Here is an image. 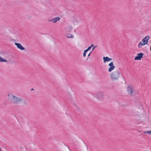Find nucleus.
Segmentation results:
<instances>
[{
    "label": "nucleus",
    "instance_id": "nucleus-1",
    "mask_svg": "<svg viewBox=\"0 0 151 151\" xmlns=\"http://www.w3.org/2000/svg\"><path fill=\"white\" fill-rule=\"evenodd\" d=\"M12 99H13V104H19V103H25V100L21 97H18L14 95H12Z\"/></svg>",
    "mask_w": 151,
    "mask_h": 151
},
{
    "label": "nucleus",
    "instance_id": "nucleus-2",
    "mask_svg": "<svg viewBox=\"0 0 151 151\" xmlns=\"http://www.w3.org/2000/svg\"><path fill=\"white\" fill-rule=\"evenodd\" d=\"M121 74V72L115 71L113 72L111 75V78L112 80H116L119 78Z\"/></svg>",
    "mask_w": 151,
    "mask_h": 151
},
{
    "label": "nucleus",
    "instance_id": "nucleus-3",
    "mask_svg": "<svg viewBox=\"0 0 151 151\" xmlns=\"http://www.w3.org/2000/svg\"><path fill=\"white\" fill-rule=\"evenodd\" d=\"M127 91L128 94L131 96H132L135 94V91L134 88L131 86H129L127 87Z\"/></svg>",
    "mask_w": 151,
    "mask_h": 151
},
{
    "label": "nucleus",
    "instance_id": "nucleus-4",
    "mask_svg": "<svg viewBox=\"0 0 151 151\" xmlns=\"http://www.w3.org/2000/svg\"><path fill=\"white\" fill-rule=\"evenodd\" d=\"M109 66H110V68L108 69L109 72H110L115 68V66L113 65V63L112 62H111L109 64Z\"/></svg>",
    "mask_w": 151,
    "mask_h": 151
},
{
    "label": "nucleus",
    "instance_id": "nucleus-5",
    "mask_svg": "<svg viewBox=\"0 0 151 151\" xmlns=\"http://www.w3.org/2000/svg\"><path fill=\"white\" fill-rule=\"evenodd\" d=\"M144 54L143 53H139L138 54V56L134 58L135 60H140L143 57Z\"/></svg>",
    "mask_w": 151,
    "mask_h": 151
},
{
    "label": "nucleus",
    "instance_id": "nucleus-6",
    "mask_svg": "<svg viewBox=\"0 0 151 151\" xmlns=\"http://www.w3.org/2000/svg\"><path fill=\"white\" fill-rule=\"evenodd\" d=\"M15 44L17 47L20 50H23L25 49V48L23 47L20 44L16 42L15 43Z\"/></svg>",
    "mask_w": 151,
    "mask_h": 151
},
{
    "label": "nucleus",
    "instance_id": "nucleus-7",
    "mask_svg": "<svg viewBox=\"0 0 151 151\" xmlns=\"http://www.w3.org/2000/svg\"><path fill=\"white\" fill-rule=\"evenodd\" d=\"M149 38L150 37L149 36H147L144 38L142 41L143 42L147 44L148 42V40Z\"/></svg>",
    "mask_w": 151,
    "mask_h": 151
},
{
    "label": "nucleus",
    "instance_id": "nucleus-8",
    "mask_svg": "<svg viewBox=\"0 0 151 151\" xmlns=\"http://www.w3.org/2000/svg\"><path fill=\"white\" fill-rule=\"evenodd\" d=\"M103 59L104 60V63H106L107 62L111 61L112 60V59L111 58H109L108 57H103Z\"/></svg>",
    "mask_w": 151,
    "mask_h": 151
},
{
    "label": "nucleus",
    "instance_id": "nucleus-9",
    "mask_svg": "<svg viewBox=\"0 0 151 151\" xmlns=\"http://www.w3.org/2000/svg\"><path fill=\"white\" fill-rule=\"evenodd\" d=\"M60 19V18L59 17H57L55 18L52 19V22H53L54 23H55L57 22V21L59 20Z\"/></svg>",
    "mask_w": 151,
    "mask_h": 151
},
{
    "label": "nucleus",
    "instance_id": "nucleus-10",
    "mask_svg": "<svg viewBox=\"0 0 151 151\" xmlns=\"http://www.w3.org/2000/svg\"><path fill=\"white\" fill-rule=\"evenodd\" d=\"M146 44L143 42L142 41L139 43L138 47L139 48H141L142 47V46H144Z\"/></svg>",
    "mask_w": 151,
    "mask_h": 151
},
{
    "label": "nucleus",
    "instance_id": "nucleus-11",
    "mask_svg": "<svg viewBox=\"0 0 151 151\" xmlns=\"http://www.w3.org/2000/svg\"><path fill=\"white\" fill-rule=\"evenodd\" d=\"M65 36L68 38H73V35L71 34H66Z\"/></svg>",
    "mask_w": 151,
    "mask_h": 151
},
{
    "label": "nucleus",
    "instance_id": "nucleus-12",
    "mask_svg": "<svg viewBox=\"0 0 151 151\" xmlns=\"http://www.w3.org/2000/svg\"><path fill=\"white\" fill-rule=\"evenodd\" d=\"M72 29H73V28L71 26H68L67 27V31L70 32L72 30Z\"/></svg>",
    "mask_w": 151,
    "mask_h": 151
},
{
    "label": "nucleus",
    "instance_id": "nucleus-13",
    "mask_svg": "<svg viewBox=\"0 0 151 151\" xmlns=\"http://www.w3.org/2000/svg\"><path fill=\"white\" fill-rule=\"evenodd\" d=\"M7 61L6 60L4 59L0 56V62H6Z\"/></svg>",
    "mask_w": 151,
    "mask_h": 151
},
{
    "label": "nucleus",
    "instance_id": "nucleus-14",
    "mask_svg": "<svg viewBox=\"0 0 151 151\" xmlns=\"http://www.w3.org/2000/svg\"><path fill=\"white\" fill-rule=\"evenodd\" d=\"M145 133H147V134H151V131H147L144 132Z\"/></svg>",
    "mask_w": 151,
    "mask_h": 151
},
{
    "label": "nucleus",
    "instance_id": "nucleus-15",
    "mask_svg": "<svg viewBox=\"0 0 151 151\" xmlns=\"http://www.w3.org/2000/svg\"><path fill=\"white\" fill-rule=\"evenodd\" d=\"M87 52V51L86 50H85L84 51V52H83V57H85L86 56V52Z\"/></svg>",
    "mask_w": 151,
    "mask_h": 151
},
{
    "label": "nucleus",
    "instance_id": "nucleus-16",
    "mask_svg": "<svg viewBox=\"0 0 151 151\" xmlns=\"http://www.w3.org/2000/svg\"><path fill=\"white\" fill-rule=\"evenodd\" d=\"M91 47L90 46L88 47V48L86 50L87 51H88L90 49H91Z\"/></svg>",
    "mask_w": 151,
    "mask_h": 151
},
{
    "label": "nucleus",
    "instance_id": "nucleus-17",
    "mask_svg": "<svg viewBox=\"0 0 151 151\" xmlns=\"http://www.w3.org/2000/svg\"><path fill=\"white\" fill-rule=\"evenodd\" d=\"M52 19H48L47 21L49 22H52Z\"/></svg>",
    "mask_w": 151,
    "mask_h": 151
},
{
    "label": "nucleus",
    "instance_id": "nucleus-18",
    "mask_svg": "<svg viewBox=\"0 0 151 151\" xmlns=\"http://www.w3.org/2000/svg\"><path fill=\"white\" fill-rule=\"evenodd\" d=\"M96 47V46H95L93 48H92V51H93L94 49Z\"/></svg>",
    "mask_w": 151,
    "mask_h": 151
},
{
    "label": "nucleus",
    "instance_id": "nucleus-19",
    "mask_svg": "<svg viewBox=\"0 0 151 151\" xmlns=\"http://www.w3.org/2000/svg\"><path fill=\"white\" fill-rule=\"evenodd\" d=\"M91 52H92V51H91V52H90V53L88 54V57H89V56L90 55V54H91Z\"/></svg>",
    "mask_w": 151,
    "mask_h": 151
},
{
    "label": "nucleus",
    "instance_id": "nucleus-20",
    "mask_svg": "<svg viewBox=\"0 0 151 151\" xmlns=\"http://www.w3.org/2000/svg\"><path fill=\"white\" fill-rule=\"evenodd\" d=\"M93 44H92L91 46V47H93Z\"/></svg>",
    "mask_w": 151,
    "mask_h": 151
},
{
    "label": "nucleus",
    "instance_id": "nucleus-21",
    "mask_svg": "<svg viewBox=\"0 0 151 151\" xmlns=\"http://www.w3.org/2000/svg\"><path fill=\"white\" fill-rule=\"evenodd\" d=\"M33 90H34L33 88H31V90H31V91H33Z\"/></svg>",
    "mask_w": 151,
    "mask_h": 151
},
{
    "label": "nucleus",
    "instance_id": "nucleus-22",
    "mask_svg": "<svg viewBox=\"0 0 151 151\" xmlns=\"http://www.w3.org/2000/svg\"><path fill=\"white\" fill-rule=\"evenodd\" d=\"M0 151H2L0 147Z\"/></svg>",
    "mask_w": 151,
    "mask_h": 151
},
{
    "label": "nucleus",
    "instance_id": "nucleus-23",
    "mask_svg": "<svg viewBox=\"0 0 151 151\" xmlns=\"http://www.w3.org/2000/svg\"><path fill=\"white\" fill-rule=\"evenodd\" d=\"M99 94H102V92H101V93H99Z\"/></svg>",
    "mask_w": 151,
    "mask_h": 151
}]
</instances>
